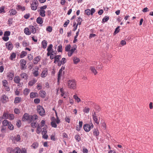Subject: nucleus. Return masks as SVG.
<instances>
[{
	"label": "nucleus",
	"mask_w": 153,
	"mask_h": 153,
	"mask_svg": "<svg viewBox=\"0 0 153 153\" xmlns=\"http://www.w3.org/2000/svg\"><path fill=\"white\" fill-rule=\"evenodd\" d=\"M76 84L74 80H71L68 82V86L69 88L75 89L76 88Z\"/></svg>",
	"instance_id": "nucleus-1"
},
{
	"label": "nucleus",
	"mask_w": 153,
	"mask_h": 153,
	"mask_svg": "<svg viewBox=\"0 0 153 153\" xmlns=\"http://www.w3.org/2000/svg\"><path fill=\"white\" fill-rule=\"evenodd\" d=\"M37 111L41 116H43L45 115V111L42 106L40 105H38L37 106Z\"/></svg>",
	"instance_id": "nucleus-2"
},
{
	"label": "nucleus",
	"mask_w": 153,
	"mask_h": 153,
	"mask_svg": "<svg viewBox=\"0 0 153 153\" xmlns=\"http://www.w3.org/2000/svg\"><path fill=\"white\" fill-rule=\"evenodd\" d=\"M38 2L37 0H33L32 2L31 3V9L34 10H36L38 6Z\"/></svg>",
	"instance_id": "nucleus-3"
},
{
	"label": "nucleus",
	"mask_w": 153,
	"mask_h": 153,
	"mask_svg": "<svg viewBox=\"0 0 153 153\" xmlns=\"http://www.w3.org/2000/svg\"><path fill=\"white\" fill-rule=\"evenodd\" d=\"M45 123V121L42 120L41 122V125H40L39 124L38 125L36 130V133L38 134H39L41 132V128L43 126H44Z\"/></svg>",
	"instance_id": "nucleus-4"
},
{
	"label": "nucleus",
	"mask_w": 153,
	"mask_h": 153,
	"mask_svg": "<svg viewBox=\"0 0 153 153\" xmlns=\"http://www.w3.org/2000/svg\"><path fill=\"white\" fill-rule=\"evenodd\" d=\"M93 118L94 121L97 124L99 123L100 121V116L99 115L97 116V115L94 113L93 115Z\"/></svg>",
	"instance_id": "nucleus-5"
},
{
	"label": "nucleus",
	"mask_w": 153,
	"mask_h": 153,
	"mask_svg": "<svg viewBox=\"0 0 153 153\" xmlns=\"http://www.w3.org/2000/svg\"><path fill=\"white\" fill-rule=\"evenodd\" d=\"M22 120L23 121L30 120V115L27 113H25L23 116Z\"/></svg>",
	"instance_id": "nucleus-6"
},
{
	"label": "nucleus",
	"mask_w": 153,
	"mask_h": 153,
	"mask_svg": "<svg viewBox=\"0 0 153 153\" xmlns=\"http://www.w3.org/2000/svg\"><path fill=\"white\" fill-rule=\"evenodd\" d=\"M21 139L20 136L19 135H17L16 136H14L13 139V141L14 143L16 142L20 141Z\"/></svg>",
	"instance_id": "nucleus-7"
},
{
	"label": "nucleus",
	"mask_w": 153,
	"mask_h": 153,
	"mask_svg": "<svg viewBox=\"0 0 153 153\" xmlns=\"http://www.w3.org/2000/svg\"><path fill=\"white\" fill-rule=\"evenodd\" d=\"M20 65L21 69L22 70L25 68V66L26 63V61L24 59H22L20 60Z\"/></svg>",
	"instance_id": "nucleus-8"
},
{
	"label": "nucleus",
	"mask_w": 153,
	"mask_h": 153,
	"mask_svg": "<svg viewBox=\"0 0 153 153\" xmlns=\"http://www.w3.org/2000/svg\"><path fill=\"white\" fill-rule=\"evenodd\" d=\"M38 119V116L34 114L33 115H30V121L34 122L37 120Z\"/></svg>",
	"instance_id": "nucleus-9"
},
{
	"label": "nucleus",
	"mask_w": 153,
	"mask_h": 153,
	"mask_svg": "<svg viewBox=\"0 0 153 153\" xmlns=\"http://www.w3.org/2000/svg\"><path fill=\"white\" fill-rule=\"evenodd\" d=\"M91 126L88 124H86L83 126V128L85 131L86 132H88L91 129Z\"/></svg>",
	"instance_id": "nucleus-10"
},
{
	"label": "nucleus",
	"mask_w": 153,
	"mask_h": 153,
	"mask_svg": "<svg viewBox=\"0 0 153 153\" xmlns=\"http://www.w3.org/2000/svg\"><path fill=\"white\" fill-rule=\"evenodd\" d=\"M6 48L9 50H11L13 48L12 43L10 42H9L6 43Z\"/></svg>",
	"instance_id": "nucleus-11"
},
{
	"label": "nucleus",
	"mask_w": 153,
	"mask_h": 153,
	"mask_svg": "<svg viewBox=\"0 0 153 153\" xmlns=\"http://www.w3.org/2000/svg\"><path fill=\"white\" fill-rule=\"evenodd\" d=\"M14 74L13 71H10L7 73V76L9 79L11 80L13 79Z\"/></svg>",
	"instance_id": "nucleus-12"
},
{
	"label": "nucleus",
	"mask_w": 153,
	"mask_h": 153,
	"mask_svg": "<svg viewBox=\"0 0 153 153\" xmlns=\"http://www.w3.org/2000/svg\"><path fill=\"white\" fill-rule=\"evenodd\" d=\"M51 120L52 121L51 122V124L52 126L54 128H56L57 126L55 122L56 119H55L54 117H52Z\"/></svg>",
	"instance_id": "nucleus-13"
},
{
	"label": "nucleus",
	"mask_w": 153,
	"mask_h": 153,
	"mask_svg": "<svg viewBox=\"0 0 153 153\" xmlns=\"http://www.w3.org/2000/svg\"><path fill=\"white\" fill-rule=\"evenodd\" d=\"M8 97L4 95H3L1 97V100L3 102H6L8 100Z\"/></svg>",
	"instance_id": "nucleus-14"
},
{
	"label": "nucleus",
	"mask_w": 153,
	"mask_h": 153,
	"mask_svg": "<svg viewBox=\"0 0 153 153\" xmlns=\"http://www.w3.org/2000/svg\"><path fill=\"white\" fill-rule=\"evenodd\" d=\"M29 28L30 33H32L33 34H34L36 32V30L35 28L33 26L30 25L29 27Z\"/></svg>",
	"instance_id": "nucleus-15"
},
{
	"label": "nucleus",
	"mask_w": 153,
	"mask_h": 153,
	"mask_svg": "<svg viewBox=\"0 0 153 153\" xmlns=\"http://www.w3.org/2000/svg\"><path fill=\"white\" fill-rule=\"evenodd\" d=\"M39 68L38 67H36V69L33 71V75H34V76L35 77L39 75Z\"/></svg>",
	"instance_id": "nucleus-16"
},
{
	"label": "nucleus",
	"mask_w": 153,
	"mask_h": 153,
	"mask_svg": "<svg viewBox=\"0 0 153 153\" xmlns=\"http://www.w3.org/2000/svg\"><path fill=\"white\" fill-rule=\"evenodd\" d=\"M37 81V79H33L32 80L28 82V85L30 86H33L35 84Z\"/></svg>",
	"instance_id": "nucleus-17"
},
{
	"label": "nucleus",
	"mask_w": 153,
	"mask_h": 153,
	"mask_svg": "<svg viewBox=\"0 0 153 153\" xmlns=\"http://www.w3.org/2000/svg\"><path fill=\"white\" fill-rule=\"evenodd\" d=\"M66 62V60L65 58H63L62 59V60L60 61H59L58 62L59 66H60L62 64H64Z\"/></svg>",
	"instance_id": "nucleus-18"
},
{
	"label": "nucleus",
	"mask_w": 153,
	"mask_h": 153,
	"mask_svg": "<svg viewBox=\"0 0 153 153\" xmlns=\"http://www.w3.org/2000/svg\"><path fill=\"white\" fill-rule=\"evenodd\" d=\"M36 22L39 24H42L43 22V19L40 17H39L36 19Z\"/></svg>",
	"instance_id": "nucleus-19"
},
{
	"label": "nucleus",
	"mask_w": 153,
	"mask_h": 153,
	"mask_svg": "<svg viewBox=\"0 0 153 153\" xmlns=\"http://www.w3.org/2000/svg\"><path fill=\"white\" fill-rule=\"evenodd\" d=\"M90 70L94 75H96L97 73V72L94 66H91L90 68Z\"/></svg>",
	"instance_id": "nucleus-20"
},
{
	"label": "nucleus",
	"mask_w": 153,
	"mask_h": 153,
	"mask_svg": "<svg viewBox=\"0 0 153 153\" xmlns=\"http://www.w3.org/2000/svg\"><path fill=\"white\" fill-rule=\"evenodd\" d=\"M38 95L36 92H31L30 94V97L31 98H33L38 96Z\"/></svg>",
	"instance_id": "nucleus-21"
},
{
	"label": "nucleus",
	"mask_w": 153,
	"mask_h": 153,
	"mask_svg": "<svg viewBox=\"0 0 153 153\" xmlns=\"http://www.w3.org/2000/svg\"><path fill=\"white\" fill-rule=\"evenodd\" d=\"M41 59L40 56H38L35 57L34 59L33 63L34 64H37L39 61Z\"/></svg>",
	"instance_id": "nucleus-22"
},
{
	"label": "nucleus",
	"mask_w": 153,
	"mask_h": 153,
	"mask_svg": "<svg viewBox=\"0 0 153 153\" xmlns=\"http://www.w3.org/2000/svg\"><path fill=\"white\" fill-rule=\"evenodd\" d=\"M61 58V56L60 55H58L56 56L54 58V63H56V62H59V61H59V60Z\"/></svg>",
	"instance_id": "nucleus-23"
},
{
	"label": "nucleus",
	"mask_w": 153,
	"mask_h": 153,
	"mask_svg": "<svg viewBox=\"0 0 153 153\" xmlns=\"http://www.w3.org/2000/svg\"><path fill=\"white\" fill-rule=\"evenodd\" d=\"M16 9L18 10H21L22 11L25 10V7H23L19 5H17Z\"/></svg>",
	"instance_id": "nucleus-24"
},
{
	"label": "nucleus",
	"mask_w": 153,
	"mask_h": 153,
	"mask_svg": "<svg viewBox=\"0 0 153 153\" xmlns=\"http://www.w3.org/2000/svg\"><path fill=\"white\" fill-rule=\"evenodd\" d=\"M20 80V77L19 76H16L14 78V81L16 83H19Z\"/></svg>",
	"instance_id": "nucleus-25"
},
{
	"label": "nucleus",
	"mask_w": 153,
	"mask_h": 153,
	"mask_svg": "<svg viewBox=\"0 0 153 153\" xmlns=\"http://www.w3.org/2000/svg\"><path fill=\"white\" fill-rule=\"evenodd\" d=\"M48 74V71L46 70H44L43 71L41 74V76L42 77L44 78Z\"/></svg>",
	"instance_id": "nucleus-26"
},
{
	"label": "nucleus",
	"mask_w": 153,
	"mask_h": 153,
	"mask_svg": "<svg viewBox=\"0 0 153 153\" xmlns=\"http://www.w3.org/2000/svg\"><path fill=\"white\" fill-rule=\"evenodd\" d=\"M39 94L42 97L44 98L46 96V93L45 91H41L39 92Z\"/></svg>",
	"instance_id": "nucleus-27"
},
{
	"label": "nucleus",
	"mask_w": 153,
	"mask_h": 153,
	"mask_svg": "<svg viewBox=\"0 0 153 153\" xmlns=\"http://www.w3.org/2000/svg\"><path fill=\"white\" fill-rule=\"evenodd\" d=\"M73 60L74 64H75L78 63L80 61L79 58L76 56L74 57L73 58Z\"/></svg>",
	"instance_id": "nucleus-28"
},
{
	"label": "nucleus",
	"mask_w": 153,
	"mask_h": 153,
	"mask_svg": "<svg viewBox=\"0 0 153 153\" xmlns=\"http://www.w3.org/2000/svg\"><path fill=\"white\" fill-rule=\"evenodd\" d=\"M16 53L14 52L13 53L11 54L9 59L11 60H13L16 58Z\"/></svg>",
	"instance_id": "nucleus-29"
},
{
	"label": "nucleus",
	"mask_w": 153,
	"mask_h": 153,
	"mask_svg": "<svg viewBox=\"0 0 153 153\" xmlns=\"http://www.w3.org/2000/svg\"><path fill=\"white\" fill-rule=\"evenodd\" d=\"M24 31L25 33L27 35H30V29H29L27 27H26L24 29Z\"/></svg>",
	"instance_id": "nucleus-30"
},
{
	"label": "nucleus",
	"mask_w": 153,
	"mask_h": 153,
	"mask_svg": "<svg viewBox=\"0 0 153 153\" xmlns=\"http://www.w3.org/2000/svg\"><path fill=\"white\" fill-rule=\"evenodd\" d=\"M9 113L8 112H4L2 118L4 119H7L8 118Z\"/></svg>",
	"instance_id": "nucleus-31"
},
{
	"label": "nucleus",
	"mask_w": 153,
	"mask_h": 153,
	"mask_svg": "<svg viewBox=\"0 0 153 153\" xmlns=\"http://www.w3.org/2000/svg\"><path fill=\"white\" fill-rule=\"evenodd\" d=\"M20 76L22 78L24 79H26L27 76V74L25 73H23L21 74Z\"/></svg>",
	"instance_id": "nucleus-32"
},
{
	"label": "nucleus",
	"mask_w": 153,
	"mask_h": 153,
	"mask_svg": "<svg viewBox=\"0 0 153 153\" xmlns=\"http://www.w3.org/2000/svg\"><path fill=\"white\" fill-rule=\"evenodd\" d=\"M63 70H62V69H60L59 71V72L58 73V82H59V81L60 79V78L61 77L62 72Z\"/></svg>",
	"instance_id": "nucleus-33"
},
{
	"label": "nucleus",
	"mask_w": 153,
	"mask_h": 153,
	"mask_svg": "<svg viewBox=\"0 0 153 153\" xmlns=\"http://www.w3.org/2000/svg\"><path fill=\"white\" fill-rule=\"evenodd\" d=\"M21 101V98L19 97H16L15 98L14 102L15 103H18Z\"/></svg>",
	"instance_id": "nucleus-34"
},
{
	"label": "nucleus",
	"mask_w": 153,
	"mask_h": 153,
	"mask_svg": "<svg viewBox=\"0 0 153 153\" xmlns=\"http://www.w3.org/2000/svg\"><path fill=\"white\" fill-rule=\"evenodd\" d=\"M10 123L9 121L6 120H4L2 123L3 126H6L8 125Z\"/></svg>",
	"instance_id": "nucleus-35"
},
{
	"label": "nucleus",
	"mask_w": 153,
	"mask_h": 153,
	"mask_svg": "<svg viewBox=\"0 0 153 153\" xmlns=\"http://www.w3.org/2000/svg\"><path fill=\"white\" fill-rule=\"evenodd\" d=\"M39 144L37 142L34 143L31 146V147L34 149H36L38 146Z\"/></svg>",
	"instance_id": "nucleus-36"
},
{
	"label": "nucleus",
	"mask_w": 153,
	"mask_h": 153,
	"mask_svg": "<svg viewBox=\"0 0 153 153\" xmlns=\"http://www.w3.org/2000/svg\"><path fill=\"white\" fill-rule=\"evenodd\" d=\"M42 48L44 49L45 48L47 47V41L45 40H43L42 42Z\"/></svg>",
	"instance_id": "nucleus-37"
},
{
	"label": "nucleus",
	"mask_w": 153,
	"mask_h": 153,
	"mask_svg": "<svg viewBox=\"0 0 153 153\" xmlns=\"http://www.w3.org/2000/svg\"><path fill=\"white\" fill-rule=\"evenodd\" d=\"M39 15L40 16L42 17H44L45 16V10H40L39 11Z\"/></svg>",
	"instance_id": "nucleus-38"
},
{
	"label": "nucleus",
	"mask_w": 153,
	"mask_h": 153,
	"mask_svg": "<svg viewBox=\"0 0 153 153\" xmlns=\"http://www.w3.org/2000/svg\"><path fill=\"white\" fill-rule=\"evenodd\" d=\"M9 12L10 13V15H15L17 13L16 10L14 9H12L10 11H9Z\"/></svg>",
	"instance_id": "nucleus-39"
},
{
	"label": "nucleus",
	"mask_w": 153,
	"mask_h": 153,
	"mask_svg": "<svg viewBox=\"0 0 153 153\" xmlns=\"http://www.w3.org/2000/svg\"><path fill=\"white\" fill-rule=\"evenodd\" d=\"M93 134L95 136H97L99 134V132L98 129H94L93 130Z\"/></svg>",
	"instance_id": "nucleus-40"
},
{
	"label": "nucleus",
	"mask_w": 153,
	"mask_h": 153,
	"mask_svg": "<svg viewBox=\"0 0 153 153\" xmlns=\"http://www.w3.org/2000/svg\"><path fill=\"white\" fill-rule=\"evenodd\" d=\"M75 100L76 101L78 102H79L81 101L80 99L76 95H74L73 96Z\"/></svg>",
	"instance_id": "nucleus-41"
},
{
	"label": "nucleus",
	"mask_w": 153,
	"mask_h": 153,
	"mask_svg": "<svg viewBox=\"0 0 153 153\" xmlns=\"http://www.w3.org/2000/svg\"><path fill=\"white\" fill-rule=\"evenodd\" d=\"M27 53L25 51H22L21 52V54L20 55L21 58H22L26 55Z\"/></svg>",
	"instance_id": "nucleus-42"
},
{
	"label": "nucleus",
	"mask_w": 153,
	"mask_h": 153,
	"mask_svg": "<svg viewBox=\"0 0 153 153\" xmlns=\"http://www.w3.org/2000/svg\"><path fill=\"white\" fill-rule=\"evenodd\" d=\"M2 83L3 86L4 87H7V86L8 85L7 81L5 80H4L2 81Z\"/></svg>",
	"instance_id": "nucleus-43"
},
{
	"label": "nucleus",
	"mask_w": 153,
	"mask_h": 153,
	"mask_svg": "<svg viewBox=\"0 0 153 153\" xmlns=\"http://www.w3.org/2000/svg\"><path fill=\"white\" fill-rule=\"evenodd\" d=\"M30 92V90L27 88L25 89L23 91V94L24 95H27Z\"/></svg>",
	"instance_id": "nucleus-44"
},
{
	"label": "nucleus",
	"mask_w": 153,
	"mask_h": 153,
	"mask_svg": "<svg viewBox=\"0 0 153 153\" xmlns=\"http://www.w3.org/2000/svg\"><path fill=\"white\" fill-rule=\"evenodd\" d=\"M14 116L13 114H9L8 118V119L10 120H12L14 119Z\"/></svg>",
	"instance_id": "nucleus-45"
},
{
	"label": "nucleus",
	"mask_w": 153,
	"mask_h": 153,
	"mask_svg": "<svg viewBox=\"0 0 153 153\" xmlns=\"http://www.w3.org/2000/svg\"><path fill=\"white\" fill-rule=\"evenodd\" d=\"M109 19V17L108 16H106L104 17L102 20V23L107 22Z\"/></svg>",
	"instance_id": "nucleus-46"
},
{
	"label": "nucleus",
	"mask_w": 153,
	"mask_h": 153,
	"mask_svg": "<svg viewBox=\"0 0 153 153\" xmlns=\"http://www.w3.org/2000/svg\"><path fill=\"white\" fill-rule=\"evenodd\" d=\"M15 153H20L21 150L19 147H16L14 149Z\"/></svg>",
	"instance_id": "nucleus-47"
},
{
	"label": "nucleus",
	"mask_w": 153,
	"mask_h": 153,
	"mask_svg": "<svg viewBox=\"0 0 153 153\" xmlns=\"http://www.w3.org/2000/svg\"><path fill=\"white\" fill-rule=\"evenodd\" d=\"M75 138L77 142H79L81 140L80 136L79 135H76L75 136Z\"/></svg>",
	"instance_id": "nucleus-48"
},
{
	"label": "nucleus",
	"mask_w": 153,
	"mask_h": 153,
	"mask_svg": "<svg viewBox=\"0 0 153 153\" xmlns=\"http://www.w3.org/2000/svg\"><path fill=\"white\" fill-rule=\"evenodd\" d=\"M37 123L36 122H33L31 124V126L33 128H36L37 126H38Z\"/></svg>",
	"instance_id": "nucleus-49"
},
{
	"label": "nucleus",
	"mask_w": 153,
	"mask_h": 153,
	"mask_svg": "<svg viewBox=\"0 0 153 153\" xmlns=\"http://www.w3.org/2000/svg\"><path fill=\"white\" fill-rule=\"evenodd\" d=\"M71 48V46L70 45H67L65 47V51H69Z\"/></svg>",
	"instance_id": "nucleus-50"
},
{
	"label": "nucleus",
	"mask_w": 153,
	"mask_h": 153,
	"mask_svg": "<svg viewBox=\"0 0 153 153\" xmlns=\"http://www.w3.org/2000/svg\"><path fill=\"white\" fill-rule=\"evenodd\" d=\"M76 45H75L73 47H72V49H71V50H70L69 51L73 53L75 51L76 49Z\"/></svg>",
	"instance_id": "nucleus-51"
},
{
	"label": "nucleus",
	"mask_w": 153,
	"mask_h": 153,
	"mask_svg": "<svg viewBox=\"0 0 153 153\" xmlns=\"http://www.w3.org/2000/svg\"><path fill=\"white\" fill-rule=\"evenodd\" d=\"M82 21V19L80 18V17H79L78 18V19L77 20V22H78L77 24L76 25H80L81 24V23Z\"/></svg>",
	"instance_id": "nucleus-52"
},
{
	"label": "nucleus",
	"mask_w": 153,
	"mask_h": 153,
	"mask_svg": "<svg viewBox=\"0 0 153 153\" xmlns=\"http://www.w3.org/2000/svg\"><path fill=\"white\" fill-rule=\"evenodd\" d=\"M53 45L52 44H50L49 46L48 47L47 49V51H51V50H52Z\"/></svg>",
	"instance_id": "nucleus-53"
},
{
	"label": "nucleus",
	"mask_w": 153,
	"mask_h": 153,
	"mask_svg": "<svg viewBox=\"0 0 153 153\" xmlns=\"http://www.w3.org/2000/svg\"><path fill=\"white\" fill-rule=\"evenodd\" d=\"M62 50V46L61 45H59L58 47L57 51L58 52H61Z\"/></svg>",
	"instance_id": "nucleus-54"
},
{
	"label": "nucleus",
	"mask_w": 153,
	"mask_h": 153,
	"mask_svg": "<svg viewBox=\"0 0 153 153\" xmlns=\"http://www.w3.org/2000/svg\"><path fill=\"white\" fill-rule=\"evenodd\" d=\"M8 128L10 130H13V126L11 124L10 122V123L8 125Z\"/></svg>",
	"instance_id": "nucleus-55"
},
{
	"label": "nucleus",
	"mask_w": 153,
	"mask_h": 153,
	"mask_svg": "<svg viewBox=\"0 0 153 153\" xmlns=\"http://www.w3.org/2000/svg\"><path fill=\"white\" fill-rule=\"evenodd\" d=\"M42 132V134L43 133H46L47 132V131L46 130V127H44V128H43L42 129H41V132Z\"/></svg>",
	"instance_id": "nucleus-56"
},
{
	"label": "nucleus",
	"mask_w": 153,
	"mask_h": 153,
	"mask_svg": "<svg viewBox=\"0 0 153 153\" xmlns=\"http://www.w3.org/2000/svg\"><path fill=\"white\" fill-rule=\"evenodd\" d=\"M55 113L56 114V120H55V122L56 123H57L59 124L60 122V120L59 119V118L57 116V114L56 112L55 111Z\"/></svg>",
	"instance_id": "nucleus-57"
},
{
	"label": "nucleus",
	"mask_w": 153,
	"mask_h": 153,
	"mask_svg": "<svg viewBox=\"0 0 153 153\" xmlns=\"http://www.w3.org/2000/svg\"><path fill=\"white\" fill-rule=\"evenodd\" d=\"M10 33L9 31H6L4 33V36H8L10 35Z\"/></svg>",
	"instance_id": "nucleus-58"
},
{
	"label": "nucleus",
	"mask_w": 153,
	"mask_h": 153,
	"mask_svg": "<svg viewBox=\"0 0 153 153\" xmlns=\"http://www.w3.org/2000/svg\"><path fill=\"white\" fill-rule=\"evenodd\" d=\"M85 13L88 15H89L91 14L90 10L89 9H88L85 10Z\"/></svg>",
	"instance_id": "nucleus-59"
},
{
	"label": "nucleus",
	"mask_w": 153,
	"mask_h": 153,
	"mask_svg": "<svg viewBox=\"0 0 153 153\" xmlns=\"http://www.w3.org/2000/svg\"><path fill=\"white\" fill-rule=\"evenodd\" d=\"M52 28L51 26H48L47 28H46V30L50 32H51L52 31Z\"/></svg>",
	"instance_id": "nucleus-60"
},
{
	"label": "nucleus",
	"mask_w": 153,
	"mask_h": 153,
	"mask_svg": "<svg viewBox=\"0 0 153 153\" xmlns=\"http://www.w3.org/2000/svg\"><path fill=\"white\" fill-rule=\"evenodd\" d=\"M40 100L39 99H35L34 100V102L35 103L38 104L40 102Z\"/></svg>",
	"instance_id": "nucleus-61"
},
{
	"label": "nucleus",
	"mask_w": 153,
	"mask_h": 153,
	"mask_svg": "<svg viewBox=\"0 0 153 153\" xmlns=\"http://www.w3.org/2000/svg\"><path fill=\"white\" fill-rule=\"evenodd\" d=\"M42 134V137L43 138H44L45 139H48V136L46 134V133H45V134L43 133V134Z\"/></svg>",
	"instance_id": "nucleus-62"
},
{
	"label": "nucleus",
	"mask_w": 153,
	"mask_h": 153,
	"mask_svg": "<svg viewBox=\"0 0 153 153\" xmlns=\"http://www.w3.org/2000/svg\"><path fill=\"white\" fill-rule=\"evenodd\" d=\"M29 44L26 42L24 41L22 42V45L23 47H25L28 45Z\"/></svg>",
	"instance_id": "nucleus-63"
},
{
	"label": "nucleus",
	"mask_w": 153,
	"mask_h": 153,
	"mask_svg": "<svg viewBox=\"0 0 153 153\" xmlns=\"http://www.w3.org/2000/svg\"><path fill=\"white\" fill-rule=\"evenodd\" d=\"M14 112L16 114H19L20 113V111L18 109L16 108L14 109Z\"/></svg>",
	"instance_id": "nucleus-64"
}]
</instances>
